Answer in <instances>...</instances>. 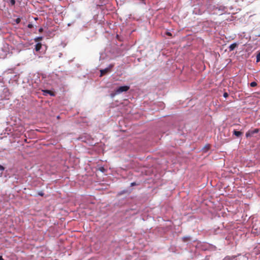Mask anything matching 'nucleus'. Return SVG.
I'll return each instance as SVG.
<instances>
[{
  "instance_id": "obj_1",
  "label": "nucleus",
  "mask_w": 260,
  "mask_h": 260,
  "mask_svg": "<svg viewBox=\"0 0 260 260\" xmlns=\"http://www.w3.org/2000/svg\"><path fill=\"white\" fill-rule=\"evenodd\" d=\"M226 7L219 4H210L207 7V10L212 14L220 15L226 11Z\"/></svg>"
},
{
  "instance_id": "obj_2",
  "label": "nucleus",
  "mask_w": 260,
  "mask_h": 260,
  "mask_svg": "<svg viewBox=\"0 0 260 260\" xmlns=\"http://www.w3.org/2000/svg\"><path fill=\"white\" fill-rule=\"evenodd\" d=\"M114 66V64H110L108 66V67L106 68L105 69L100 70V72H101L100 76L102 77V76L106 75V74L109 73L110 72H111V69L112 68H113Z\"/></svg>"
},
{
  "instance_id": "obj_3",
  "label": "nucleus",
  "mask_w": 260,
  "mask_h": 260,
  "mask_svg": "<svg viewBox=\"0 0 260 260\" xmlns=\"http://www.w3.org/2000/svg\"><path fill=\"white\" fill-rule=\"evenodd\" d=\"M129 89V86H120L116 89L117 90V93L120 94L123 92H126Z\"/></svg>"
},
{
  "instance_id": "obj_4",
  "label": "nucleus",
  "mask_w": 260,
  "mask_h": 260,
  "mask_svg": "<svg viewBox=\"0 0 260 260\" xmlns=\"http://www.w3.org/2000/svg\"><path fill=\"white\" fill-rule=\"evenodd\" d=\"M259 132V129L255 128L254 129H250L246 133V137L247 138L253 136L254 134Z\"/></svg>"
},
{
  "instance_id": "obj_5",
  "label": "nucleus",
  "mask_w": 260,
  "mask_h": 260,
  "mask_svg": "<svg viewBox=\"0 0 260 260\" xmlns=\"http://www.w3.org/2000/svg\"><path fill=\"white\" fill-rule=\"evenodd\" d=\"M238 46V44L236 43H234L233 44H232L229 46V50L230 51H233L236 47Z\"/></svg>"
},
{
  "instance_id": "obj_6",
  "label": "nucleus",
  "mask_w": 260,
  "mask_h": 260,
  "mask_svg": "<svg viewBox=\"0 0 260 260\" xmlns=\"http://www.w3.org/2000/svg\"><path fill=\"white\" fill-rule=\"evenodd\" d=\"M43 92H44V95H46V94L47 93V94H50L51 96H54L55 95L53 91H51V90H43Z\"/></svg>"
},
{
  "instance_id": "obj_7",
  "label": "nucleus",
  "mask_w": 260,
  "mask_h": 260,
  "mask_svg": "<svg viewBox=\"0 0 260 260\" xmlns=\"http://www.w3.org/2000/svg\"><path fill=\"white\" fill-rule=\"evenodd\" d=\"M233 134L235 135L237 137H240L242 135V133L240 131L234 130L233 132Z\"/></svg>"
},
{
  "instance_id": "obj_8",
  "label": "nucleus",
  "mask_w": 260,
  "mask_h": 260,
  "mask_svg": "<svg viewBox=\"0 0 260 260\" xmlns=\"http://www.w3.org/2000/svg\"><path fill=\"white\" fill-rule=\"evenodd\" d=\"M42 47V44L40 43H37L35 46V50L36 51H39L40 50Z\"/></svg>"
},
{
  "instance_id": "obj_9",
  "label": "nucleus",
  "mask_w": 260,
  "mask_h": 260,
  "mask_svg": "<svg viewBox=\"0 0 260 260\" xmlns=\"http://www.w3.org/2000/svg\"><path fill=\"white\" fill-rule=\"evenodd\" d=\"M118 94V93H117V90H115L114 92H112L111 94H110V96L113 98H114L115 95Z\"/></svg>"
},
{
  "instance_id": "obj_10",
  "label": "nucleus",
  "mask_w": 260,
  "mask_h": 260,
  "mask_svg": "<svg viewBox=\"0 0 260 260\" xmlns=\"http://www.w3.org/2000/svg\"><path fill=\"white\" fill-rule=\"evenodd\" d=\"M42 39H43L42 37H38L35 38L34 40L36 42H38L42 41Z\"/></svg>"
},
{
  "instance_id": "obj_11",
  "label": "nucleus",
  "mask_w": 260,
  "mask_h": 260,
  "mask_svg": "<svg viewBox=\"0 0 260 260\" xmlns=\"http://www.w3.org/2000/svg\"><path fill=\"white\" fill-rule=\"evenodd\" d=\"M256 62H260V52L256 55Z\"/></svg>"
},
{
  "instance_id": "obj_12",
  "label": "nucleus",
  "mask_w": 260,
  "mask_h": 260,
  "mask_svg": "<svg viewBox=\"0 0 260 260\" xmlns=\"http://www.w3.org/2000/svg\"><path fill=\"white\" fill-rule=\"evenodd\" d=\"M250 85L251 87H255L257 85V83L255 82H252L251 83H250Z\"/></svg>"
},
{
  "instance_id": "obj_13",
  "label": "nucleus",
  "mask_w": 260,
  "mask_h": 260,
  "mask_svg": "<svg viewBox=\"0 0 260 260\" xmlns=\"http://www.w3.org/2000/svg\"><path fill=\"white\" fill-rule=\"evenodd\" d=\"M15 21L17 24H19L21 21V19L20 18H17L15 20Z\"/></svg>"
},
{
  "instance_id": "obj_14",
  "label": "nucleus",
  "mask_w": 260,
  "mask_h": 260,
  "mask_svg": "<svg viewBox=\"0 0 260 260\" xmlns=\"http://www.w3.org/2000/svg\"><path fill=\"white\" fill-rule=\"evenodd\" d=\"M229 96V94L227 93V92H224L223 93V96L225 98H228Z\"/></svg>"
},
{
  "instance_id": "obj_15",
  "label": "nucleus",
  "mask_w": 260,
  "mask_h": 260,
  "mask_svg": "<svg viewBox=\"0 0 260 260\" xmlns=\"http://www.w3.org/2000/svg\"><path fill=\"white\" fill-rule=\"evenodd\" d=\"M27 27L29 28H31L33 27V25L32 24L29 23L28 24Z\"/></svg>"
},
{
  "instance_id": "obj_16",
  "label": "nucleus",
  "mask_w": 260,
  "mask_h": 260,
  "mask_svg": "<svg viewBox=\"0 0 260 260\" xmlns=\"http://www.w3.org/2000/svg\"><path fill=\"white\" fill-rule=\"evenodd\" d=\"M4 170H5V168L3 166L0 165V170L4 171Z\"/></svg>"
},
{
  "instance_id": "obj_17",
  "label": "nucleus",
  "mask_w": 260,
  "mask_h": 260,
  "mask_svg": "<svg viewBox=\"0 0 260 260\" xmlns=\"http://www.w3.org/2000/svg\"><path fill=\"white\" fill-rule=\"evenodd\" d=\"M205 148L206 149V150H208L210 148V145H207L205 146Z\"/></svg>"
},
{
  "instance_id": "obj_18",
  "label": "nucleus",
  "mask_w": 260,
  "mask_h": 260,
  "mask_svg": "<svg viewBox=\"0 0 260 260\" xmlns=\"http://www.w3.org/2000/svg\"><path fill=\"white\" fill-rule=\"evenodd\" d=\"M166 35H167V36H172V34H171L170 32H168V31H167V32H166Z\"/></svg>"
},
{
  "instance_id": "obj_19",
  "label": "nucleus",
  "mask_w": 260,
  "mask_h": 260,
  "mask_svg": "<svg viewBox=\"0 0 260 260\" xmlns=\"http://www.w3.org/2000/svg\"><path fill=\"white\" fill-rule=\"evenodd\" d=\"M38 194H39V196H42H42H44V193H43V192H39L38 193Z\"/></svg>"
},
{
  "instance_id": "obj_20",
  "label": "nucleus",
  "mask_w": 260,
  "mask_h": 260,
  "mask_svg": "<svg viewBox=\"0 0 260 260\" xmlns=\"http://www.w3.org/2000/svg\"><path fill=\"white\" fill-rule=\"evenodd\" d=\"M43 31V28L42 27H41L39 29V32H42Z\"/></svg>"
},
{
  "instance_id": "obj_21",
  "label": "nucleus",
  "mask_w": 260,
  "mask_h": 260,
  "mask_svg": "<svg viewBox=\"0 0 260 260\" xmlns=\"http://www.w3.org/2000/svg\"><path fill=\"white\" fill-rule=\"evenodd\" d=\"M11 3L12 4V5H14L15 3V0H11Z\"/></svg>"
},
{
  "instance_id": "obj_22",
  "label": "nucleus",
  "mask_w": 260,
  "mask_h": 260,
  "mask_svg": "<svg viewBox=\"0 0 260 260\" xmlns=\"http://www.w3.org/2000/svg\"><path fill=\"white\" fill-rule=\"evenodd\" d=\"M100 171H101L102 172H104V170H105V169H104V168L103 167H101V168H100Z\"/></svg>"
},
{
  "instance_id": "obj_23",
  "label": "nucleus",
  "mask_w": 260,
  "mask_h": 260,
  "mask_svg": "<svg viewBox=\"0 0 260 260\" xmlns=\"http://www.w3.org/2000/svg\"><path fill=\"white\" fill-rule=\"evenodd\" d=\"M136 185V183L135 182H133L131 183V186H134Z\"/></svg>"
},
{
  "instance_id": "obj_24",
  "label": "nucleus",
  "mask_w": 260,
  "mask_h": 260,
  "mask_svg": "<svg viewBox=\"0 0 260 260\" xmlns=\"http://www.w3.org/2000/svg\"><path fill=\"white\" fill-rule=\"evenodd\" d=\"M0 260H4L2 256H0Z\"/></svg>"
}]
</instances>
